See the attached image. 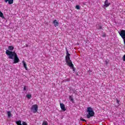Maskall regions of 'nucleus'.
<instances>
[{"label":"nucleus","mask_w":125,"mask_h":125,"mask_svg":"<svg viewBox=\"0 0 125 125\" xmlns=\"http://www.w3.org/2000/svg\"><path fill=\"white\" fill-rule=\"evenodd\" d=\"M103 36L105 37V36H104V35H103Z\"/></svg>","instance_id":"obj_24"},{"label":"nucleus","mask_w":125,"mask_h":125,"mask_svg":"<svg viewBox=\"0 0 125 125\" xmlns=\"http://www.w3.org/2000/svg\"><path fill=\"white\" fill-rule=\"evenodd\" d=\"M87 112L88 113L87 114V119H90L91 117L94 116V111L92 107H88L87 108Z\"/></svg>","instance_id":"obj_3"},{"label":"nucleus","mask_w":125,"mask_h":125,"mask_svg":"<svg viewBox=\"0 0 125 125\" xmlns=\"http://www.w3.org/2000/svg\"><path fill=\"white\" fill-rule=\"evenodd\" d=\"M26 97L28 98V99H30L31 97H32V95L31 94H27L26 95Z\"/></svg>","instance_id":"obj_13"},{"label":"nucleus","mask_w":125,"mask_h":125,"mask_svg":"<svg viewBox=\"0 0 125 125\" xmlns=\"http://www.w3.org/2000/svg\"><path fill=\"white\" fill-rule=\"evenodd\" d=\"M80 120L83 121V122H86V121H85V119H83V117L80 118Z\"/></svg>","instance_id":"obj_17"},{"label":"nucleus","mask_w":125,"mask_h":125,"mask_svg":"<svg viewBox=\"0 0 125 125\" xmlns=\"http://www.w3.org/2000/svg\"><path fill=\"white\" fill-rule=\"evenodd\" d=\"M27 88H28L27 86H24V87H23V90H24V91H26V90H27Z\"/></svg>","instance_id":"obj_16"},{"label":"nucleus","mask_w":125,"mask_h":125,"mask_svg":"<svg viewBox=\"0 0 125 125\" xmlns=\"http://www.w3.org/2000/svg\"><path fill=\"white\" fill-rule=\"evenodd\" d=\"M31 110L33 111L34 114H36L38 112V110H39V106H38L37 104H34L31 106Z\"/></svg>","instance_id":"obj_4"},{"label":"nucleus","mask_w":125,"mask_h":125,"mask_svg":"<svg viewBox=\"0 0 125 125\" xmlns=\"http://www.w3.org/2000/svg\"><path fill=\"white\" fill-rule=\"evenodd\" d=\"M70 54L67 51L66 56H65V62L68 66L74 67V64L72 62V61L70 59Z\"/></svg>","instance_id":"obj_2"},{"label":"nucleus","mask_w":125,"mask_h":125,"mask_svg":"<svg viewBox=\"0 0 125 125\" xmlns=\"http://www.w3.org/2000/svg\"><path fill=\"white\" fill-rule=\"evenodd\" d=\"M22 63L23 65V67L25 68V70L26 71L28 70V67H27V64L26 63V62H25V61H22Z\"/></svg>","instance_id":"obj_8"},{"label":"nucleus","mask_w":125,"mask_h":125,"mask_svg":"<svg viewBox=\"0 0 125 125\" xmlns=\"http://www.w3.org/2000/svg\"><path fill=\"white\" fill-rule=\"evenodd\" d=\"M69 99L70 101L72 102V103H74V99L72 97V96H69Z\"/></svg>","instance_id":"obj_14"},{"label":"nucleus","mask_w":125,"mask_h":125,"mask_svg":"<svg viewBox=\"0 0 125 125\" xmlns=\"http://www.w3.org/2000/svg\"><path fill=\"white\" fill-rule=\"evenodd\" d=\"M0 17H1L2 19L4 18V16L3 15V13H2V12H1L0 11Z\"/></svg>","instance_id":"obj_12"},{"label":"nucleus","mask_w":125,"mask_h":125,"mask_svg":"<svg viewBox=\"0 0 125 125\" xmlns=\"http://www.w3.org/2000/svg\"><path fill=\"white\" fill-rule=\"evenodd\" d=\"M5 2H8L9 4H12L13 3V0H4Z\"/></svg>","instance_id":"obj_9"},{"label":"nucleus","mask_w":125,"mask_h":125,"mask_svg":"<svg viewBox=\"0 0 125 125\" xmlns=\"http://www.w3.org/2000/svg\"><path fill=\"white\" fill-rule=\"evenodd\" d=\"M61 109L63 111H66V107H65V104H64L60 103V104Z\"/></svg>","instance_id":"obj_6"},{"label":"nucleus","mask_w":125,"mask_h":125,"mask_svg":"<svg viewBox=\"0 0 125 125\" xmlns=\"http://www.w3.org/2000/svg\"><path fill=\"white\" fill-rule=\"evenodd\" d=\"M76 9H78V10H79V9H80L81 8H80V6L79 5H76Z\"/></svg>","instance_id":"obj_18"},{"label":"nucleus","mask_w":125,"mask_h":125,"mask_svg":"<svg viewBox=\"0 0 125 125\" xmlns=\"http://www.w3.org/2000/svg\"><path fill=\"white\" fill-rule=\"evenodd\" d=\"M70 68H72L73 71H75V68H74V65L73 67H70Z\"/></svg>","instance_id":"obj_21"},{"label":"nucleus","mask_w":125,"mask_h":125,"mask_svg":"<svg viewBox=\"0 0 125 125\" xmlns=\"http://www.w3.org/2000/svg\"><path fill=\"white\" fill-rule=\"evenodd\" d=\"M108 61H105V64L107 65L108 64Z\"/></svg>","instance_id":"obj_23"},{"label":"nucleus","mask_w":125,"mask_h":125,"mask_svg":"<svg viewBox=\"0 0 125 125\" xmlns=\"http://www.w3.org/2000/svg\"><path fill=\"white\" fill-rule=\"evenodd\" d=\"M110 5H111V3L109 2V0H105L104 1V7H108Z\"/></svg>","instance_id":"obj_5"},{"label":"nucleus","mask_w":125,"mask_h":125,"mask_svg":"<svg viewBox=\"0 0 125 125\" xmlns=\"http://www.w3.org/2000/svg\"><path fill=\"white\" fill-rule=\"evenodd\" d=\"M22 125H28L27 124V123H26V122H24V121L22 122Z\"/></svg>","instance_id":"obj_19"},{"label":"nucleus","mask_w":125,"mask_h":125,"mask_svg":"<svg viewBox=\"0 0 125 125\" xmlns=\"http://www.w3.org/2000/svg\"><path fill=\"white\" fill-rule=\"evenodd\" d=\"M8 48V50L6 51V54L9 56V59H14V64H17V63H18L20 61V60H19L18 56H17V54H16L15 51H12L14 49V47L11 45L9 46Z\"/></svg>","instance_id":"obj_1"},{"label":"nucleus","mask_w":125,"mask_h":125,"mask_svg":"<svg viewBox=\"0 0 125 125\" xmlns=\"http://www.w3.org/2000/svg\"><path fill=\"white\" fill-rule=\"evenodd\" d=\"M53 23L54 24V26L55 27H58V26L59 25V22L57 21V20H54L53 21Z\"/></svg>","instance_id":"obj_7"},{"label":"nucleus","mask_w":125,"mask_h":125,"mask_svg":"<svg viewBox=\"0 0 125 125\" xmlns=\"http://www.w3.org/2000/svg\"><path fill=\"white\" fill-rule=\"evenodd\" d=\"M7 114L8 115V118H10V117H11V112H10V111H8Z\"/></svg>","instance_id":"obj_15"},{"label":"nucleus","mask_w":125,"mask_h":125,"mask_svg":"<svg viewBox=\"0 0 125 125\" xmlns=\"http://www.w3.org/2000/svg\"><path fill=\"white\" fill-rule=\"evenodd\" d=\"M123 61H124L125 62V54L124 55V56L123 57Z\"/></svg>","instance_id":"obj_20"},{"label":"nucleus","mask_w":125,"mask_h":125,"mask_svg":"<svg viewBox=\"0 0 125 125\" xmlns=\"http://www.w3.org/2000/svg\"><path fill=\"white\" fill-rule=\"evenodd\" d=\"M117 103H118V104L120 103V101H119L118 99H117Z\"/></svg>","instance_id":"obj_22"},{"label":"nucleus","mask_w":125,"mask_h":125,"mask_svg":"<svg viewBox=\"0 0 125 125\" xmlns=\"http://www.w3.org/2000/svg\"><path fill=\"white\" fill-rule=\"evenodd\" d=\"M97 28L98 29H102V26L101 25V24H100V23H97Z\"/></svg>","instance_id":"obj_10"},{"label":"nucleus","mask_w":125,"mask_h":125,"mask_svg":"<svg viewBox=\"0 0 125 125\" xmlns=\"http://www.w3.org/2000/svg\"><path fill=\"white\" fill-rule=\"evenodd\" d=\"M16 124L17 125H22V122L21 121V120H19L18 121L16 122Z\"/></svg>","instance_id":"obj_11"}]
</instances>
